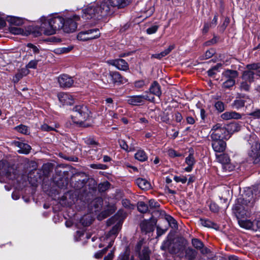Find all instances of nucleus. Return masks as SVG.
I'll use <instances>...</instances> for the list:
<instances>
[{
    "mask_svg": "<svg viewBox=\"0 0 260 260\" xmlns=\"http://www.w3.org/2000/svg\"><path fill=\"white\" fill-rule=\"evenodd\" d=\"M199 222L200 224L208 228H214L215 229L217 226L216 224L211 220L206 218H200Z\"/></svg>",
    "mask_w": 260,
    "mask_h": 260,
    "instance_id": "c756f323",
    "label": "nucleus"
},
{
    "mask_svg": "<svg viewBox=\"0 0 260 260\" xmlns=\"http://www.w3.org/2000/svg\"><path fill=\"white\" fill-rule=\"evenodd\" d=\"M83 225L86 226L90 224L91 222V218L89 216H84L80 220Z\"/></svg>",
    "mask_w": 260,
    "mask_h": 260,
    "instance_id": "4c0bfd02",
    "label": "nucleus"
},
{
    "mask_svg": "<svg viewBox=\"0 0 260 260\" xmlns=\"http://www.w3.org/2000/svg\"><path fill=\"white\" fill-rule=\"evenodd\" d=\"M145 85V82L143 80H139L135 82V86L137 88H142Z\"/></svg>",
    "mask_w": 260,
    "mask_h": 260,
    "instance_id": "338daca9",
    "label": "nucleus"
},
{
    "mask_svg": "<svg viewBox=\"0 0 260 260\" xmlns=\"http://www.w3.org/2000/svg\"><path fill=\"white\" fill-rule=\"evenodd\" d=\"M149 92L159 98L160 96L161 95L160 86L157 82L154 81L152 83L149 88Z\"/></svg>",
    "mask_w": 260,
    "mask_h": 260,
    "instance_id": "393cba45",
    "label": "nucleus"
},
{
    "mask_svg": "<svg viewBox=\"0 0 260 260\" xmlns=\"http://www.w3.org/2000/svg\"><path fill=\"white\" fill-rule=\"evenodd\" d=\"M10 31L11 33L14 35H19L23 32V30L18 27L11 26L10 28Z\"/></svg>",
    "mask_w": 260,
    "mask_h": 260,
    "instance_id": "49530a36",
    "label": "nucleus"
},
{
    "mask_svg": "<svg viewBox=\"0 0 260 260\" xmlns=\"http://www.w3.org/2000/svg\"><path fill=\"white\" fill-rule=\"evenodd\" d=\"M122 206L127 209H131L133 205L131 204L130 201L127 199H123L121 201Z\"/></svg>",
    "mask_w": 260,
    "mask_h": 260,
    "instance_id": "8fccbe9b",
    "label": "nucleus"
},
{
    "mask_svg": "<svg viewBox=\"0 0 260 260\" xmlns=\"http://www.w3.org/2000/svg\"><path fill=\"white\" fill-rule=\"evenodd\" d=\"M150 251L148 247H144L140 252L139 257L140 260H150Z\"/></svg>",
    "mask_w": 260,
    "mask_h": 260,
    "instance_id": "c85d7f7f",
    "label": "nucleus"
},
{
    "mask_svg": "<svg viewBox=\"0 0 260 260\" xmlns=\"http://www.w3.org/2000/svg\"><path fill=\"white\" fill-rule=\"evenodd\" d=\"M192 244L194 248L201 250L203 253H207L208 249L207 248H203V243L198 239H193L192 240Z\"/></svg>",
    "mask_w": 260,
    "mask_h": 260,
    "instance_id": "bb28decb",
    "label": "nucleus"
},
{
    "mask_svg": "<svg viewBox=\"0 0 260 260\" xmlns=\"http://www.w3.org/2000/svg\"><path fill=\"white\" fill-rule=\"evenodd\" d=\"M227 130L229 131L230 135L235 132H239L240 130V126L237 123H231L228 126Z\"/></svg>",
    "mask_w": 260,
    "mask_h": 260,
    "instance_id": "473e14b6",
    "label": "nucleus"
},
{
    "mask_svg": "<svg viewBox=\"0 0 260 260\" xmlns=\"http://www.w3.org/2000/svg\"><path fill=\"white\" fill-rule=\"evenodd\" d=\"M253 225V231L260 232V220H254Z\"/></svg>",
    "mask_w": 260,
    "mask_h": 260,
    "instance_id": "6e6d98bb",
    "label": "nucleus"
},
{
    "mask_svg": "<svg viewBox=\"0 0 260 260\" xmlns=\"http://www.w3.org/2000/svg\"><path fill=\"white\" fill-rule=\"evenodd\" d=\"M248 143L250 145L248 152L249 159L253 164H258L260 162V143L255 135H251Z\"/></svg>",
    "mask_w": 260,
    "mask_h": 260,
    "instance_id": "39448f33",
    "label": "nucleus"
},
{
    "mask_svg": "<svg viewBox=\"0 0 260 260\" xmlns=\"http://www.w3.org/2000/svg\"><path fill=\"white\" fill-rule=\"evenodd\" d=\"M165 219L167 220L169 225L173 228H176L177 227L176 221L171 216L166 215L165 216Z\"/></svg>",
    "mask_w": 260,
    "mask_h": 260,
    "instance_id": "e433bc0d",
    "label": "nucleus"
},
{
    "mask_svg": "<svg viewBox=\"0 0 260 260\" xmlns=\"http://www.w3.org/2000/svg\"><path fill=\"white\" fill-rule=\"evenodd\" d=\"M117 260H129V255L126 252H125L120 254Z\"/></svg>",
    "mask_w": 260,
    "mask_h": 260,
    "instance_id": "774afa93",
    "label": "nucleus"
},
{
    "mask_svg": "<svg viewBox=\"0 0 260 260\" xmlns=\"http://www.w3.org/2000/svg\"><path fill=\"white\" fill-rule=\"evenodd\" d=\"M239 75L238 72L235 70H226L222 73V80L231 81V82L236 83V79Z\"/></svg>",
    "mask_w": 260,
    "mask_h": 260,
    "instance_id": "f3484780",
    "label": "nucleus"
},
{
    "mask_svg": "<svg viewBox=\"0 0 260 260\" xmlns=\"http://www.w3.org/2000/svg\"><path fill=\"white\" fill-rule=\"evenodd\" d=\"M72 47H62L57 49L56 52L58 53H64L69 52L71 49Z\"/></svg>",
    "mask_w": 260,
    "mask_h": 260,
    "instance_id": "5fc2aeb1",
    "label": "nucleus"
},
{
    "mask_svg": "<svg viewBox=\"0 0 260 260\" xmlns=\"http://www.w3.org/2000/svg\"><path fill=\"white\" fill-rule=\"evenodd\" d=\"M260 68V63H252V64H248L246 66V69L249 71H252L254 72L255 71V72L257 71V70L259 69Z\"/></svg>",
    "mask_w": 260,
    "mask_h": 260,
    "instance_id": "58836bf2",
    "label": "nucleus"
},
{
    "mask_svg": "<svg viewBox=\"0 0 260 260\" xmlns=\"http://www.w3.org/2000/svg\"><path fill=\"white\" fill-rule=\"evenodd\" d=\"M58 82L61 87H70L74 83L72 77L66 74L60 75L58 78Z\"/></svg>",
    "mask_w": 260,
    "mask_h": 260,
    "instance_id": "a211bd4d",
    "label": "nucleus"
},
{
    "mask_svg": "<svg viewBox=\"0 0 260 260\" xmlns=\"http://www.w3.org/2000/svg\"><path fill=\"white\" fill-rule=\"evenodd\" d=\"M168 154L170 156L172 157L181 156V154L177 153V152L173 149H170L168 151Z\"/></svg>",
    "mask_w": 260,
    "mask_h": 260,
    "instance_id": "e2e57ef3",
    "label": "nucleus"
},
{
    "mask_svg": "<svg viewBox=\"0 0 260 260\" xmlns=\"http://www.w3.org/2000/svg\"><path fill=\"white\" fill-rule=\"evenodd\" d=\"M7 20L11 25L20 26L23 24V19L20 17H14V16H8L7 17Z\"/></svg>",
    "mask_w": 260,
    "mask_h": 260,
    "instance_id": "a878e982",
    "label": "nucleus"
},
{
    "mask_svg": "<svg viewBox=\"0 0 260 260\" xmlns=\"http://www.w3.org/2000/svg\"><path fill=\"white\" fill-rule=\"evenodd\" d=\"M158 26L153 25L150 27H149L147 29V32L148 34H153L156 32L158 29Z\"/></svg>",
    "mask_w": 260,
    "mask_h": 260,
    "instance_id": "603ef678",
    "label": "nucleus"
},
{
    "mask_svg": "<svg viewBox=\"0 0 260 260\" xmlns=\"http://www.w3.org/2000/svg\"><path fill=\"white\" fill-rule=\"evenodd\" d=\"M90 167L95 169H106V166L103 164H91Z\"/></svg>",
    "mask_w": 260,
    "mask_h": 260,
    "instance_id": "4d7b16f0",
    "label": "nucleus"
},
{
    "mask_svg": "<svg viewBox=\"0 0 260 260\" xmlns=\"http://www.w3.org/2000/svg\"><path fill=\"white\" fill-rule=\"evenodd\" d=\"M125 217V214L121 210H119L116 215L109 219L107 223L108 226L115 223L112 229L106 235L104 239L109 243L108 248L111 247L113 244L114 239L121 229L123 219Z\"/></svg>",
    "mask_w": 260,
    "mask_h": 260,
    "instance_id": "7ed1b4c3",
    "label": "nucleus"
},
{
    "mask_svg": "<svg viewBox=\"0 0 260 260\" xmlns=\"http://www.w3.org/2000/svg\"><path fill=\"white\" fill-rule=\"evenodd\" d=\"M15 129L18 132L24 134H27L28 133V128L25 125H20L15 127Z\"/></svg>",
    "mask_w": 260,
    "mask_h": 260,
    "instance_id": "79ce46f5",
    "label": "nucleus"
},
{
    "mask_svg": "<svg viewBox=\"0 0 260 260\" xmlns=\"http://www.w3.org/2000/svg\"><path fill=\"white\" fill-rule=\"evenodd\" d=\"M185 163L188 166L184 168V171L187 172H190L192 170L193 166L195 164V159L193 154H189L185 158Z\"/></svg>",
    "mask_w": 260,
    "mask_h": 260,
    "instance_id": "b1692460",
    "label": "nucleus"
},
{
    "mask_svg": "<svg viewBox=\"0 0 260 260\" xmlns=\"http://www.w3.org/2000/svg\"><path fill=\"white\" fill-rule=\"evenodd\" d=\"M250 84L248 81L243 80L240 85V89L244 91H249L250 87Z\"/></svg>",
    "mask_w": 260,
    "mask_h": 260,
    "instance_id": "ea45409f",
    "label": "nucleus"
},
{
    "mask_svg": "<svg viewBox=\"0 0 260 260\" xmlns=\"http://www.w3.org/2000/svg\"><path fill=\"white\" fill-rule=\"evenodd\" d=\"M108 248L107 247L104 250L97 252L96 253H95L94 257L96 258H101L103 256V255L106 252V251L107 250Z\"/></svg>",
    "mask_w": 260,
    "mask_h": 260,
    "instance_id": "13d9d810",
    "label": "nucleus"
},
{
    "mask_svg": "<svg viewBox=\"0 0 260 260\" xmlns=\"http://www.w3.org/2000/svg\"><path fill=\"white\" fill-rule=\"evenodd\" d=\"M216 109L220 112H222L224 110V105L223 102L218 101L215 104Z\"/></svg>",
    "mask_w": 260,
    "mask_h": 260,
    "instance_id": "a18cd8bd",
    "label": "nucleus"
},
{
    "mask_svg": "<svg viewBox=\"0 0 260 260\" xmlns=\"http://www.w3.org/2000/svg\"><path fill=\"white\" fill-rule=\"evenodd\" d=\"M137 208L138 211L141 213H146L148 210V205L143 202H139Z\"/></svg>",
    "mask_w": 260,
    "mask_h": 260,
    "instance_id": "72a5a7b5",
    "label": "nucleus"
},
{
    "mask_svg": "<svg viewBox=\"0 0 260 260\" xmlns=\"http://www.w3.org/2000/svg\"><path fill=\"white\" fill-rule=\"evenodd\" d=\"M244 101L241 99L235 100L232 104V107L236 109H239L244 106Z\"/></svg>",
    "mask_w": 260,
    "mask_h": 260,
    "instance_id": "c9c22d12",
    "label": "nucleus"
},
{
    "mask_svg": "<svg viewBox=\"0 0 260 260\" xmlns=\"http://www.w3.org/2000/svg\"><path fill=\"white\" fill-rule=\"evenodd\" d=\"M253 193L255 196H260V184L254 186L253 190L252 191V194Z\"/></svg>",
    "mask_w": 260,
    "mask_h": 260,
    "instance_id": "052dcab7",
    "label": "nucleus"
},
{
    "mask_svg": "<svg viewBox=\"0 0 260 260\" xmlns=\"http://www.w3.org/2000/svg\"><path fill=\"white\" fill-rule=\"evenodd\" d=\"M135 157L136 159L140 161H145L148 158L147 155L145 152L141 149L137 151V152L135 154Z\"/></svg>",
    "mask_w": 260,
    "mask_h": 260,
    "instance_id": "7c9ffc66",
    "label": "nucleus"
},
{
    "mask_svg": "<svg viewBox=\"0 0 260 260\" xmlns=\"http://www.w3.org/2000/svg\"><path fill=\"white\" fill-rule=\"evenodd\" d=\"M109 75L111 78V82L113 84L120 85L125 84L127 82V80L118 72H110Z\"/></svg>",
    "mask_w": 260,
    "mask_h": 260,
    "instance_id": "4468645a",
    "label": "nucleus"
},
{
    "mask_svg": "<svg viewBox=\"0 0 260 260\" xmlns=\"http://www.w3.org/2000/svg\"><path fill=\"white\" fill-rule=\"evenodd\" d=\"M129 3V0H96L83 10L82 17L89 19L105 16L112 13L114 8H124Z\"/></svg>",
    "mask_w": 260,
    "mask_h": 260,
    "instance_id": "f257e3e1",
    "label": "nucleus"
},
{
    "mask_svg": "<svg viewBox=\"0 0 260 260\" xmlns=\"http://www.w3.org/2000/svg\"><path fill=\"white\" fill-rule=\"evenodd\" d=\"M215 52L213 49H210L207 51L205 53V58L206 59L209 58L211 57L214 54Z\"/></svg>",
    "mask_w": 260,
    "mask_h": 260,
    "instance_id": "69168bd1",
    "label": "nucleus"
},
{
    "mask_svg": "<svg viewBox=\"0 0 260 260\" xmlns=\"http://www.w3.org/2000/svg\"><path fill=\"white\" fill-rule=\"evenodd\" d=\"M251 201V199H244L243 197H240L237 200L233 210L237 219L243 218L250 215L249 209L252 206Z\"/></svg>",
    "mask_w": 260,
    "mask_h": 260,
    "instance_id": "20e7f679",
    "label": "nucleus"
},
{
    "mask_svg": "<svg viewBox=\"0 0 260 260\" xmlns=\"http://www.w3.org/2000/svg\"><path fill=\"white\" fill-rule=\"evenodd\" d=\"M58 99L62 105H72L74 103L73 96L65 92H60L58 94Z\"/></svg>",
    "mask_w": 260,
    "mask_h": 260,
    "instance_id": "dca6fc26",
    "label": "nucleus"
},
{
    "mask_svg": "<svg viewBox=\"0 0 260 260\" xmlns=\"http://www.w3.org/2000/svg\"><path fill=\"white\" fill-rule=\"evenodd\" d=\"M100 35L98 28H92L80 31L77 36V39L81 41H87L99 38Z\"/></svg>",
    "mask_w": 260,
    "mask_h": 260,
    "instance_id": "0eeeda50",
    "label": "nucleus"
},
{
    "mask_svg": "<svg viewBox=\"0 0 260 260\" xmlns=\"http://www.w3.org/2000/svg\"><path fill=\"white\" fill-rule=\"evenodd\" d=\"M14 144L19 148L17 150L19 153L27 154L31 150V147L28 144L23 142L17 141L14 143Z\"/></svg>",
    "mask_w": 260,
    "mask_h": 260,
    "instance_id": "aec40b11",
    "label": "nucleus"
},
{
    "mask_svg": "<svg viewBox=\"0 0 260 260\" xmlns=\"http://www.w3.org/2000/svg\"><path fill=\"white\" fill-rule=\"evenodd\" d=\"M256 74L260 77V70H258L256 72L252 71L247 70L243 73L242 79L243 80L247 81L249 83H251L254 80V75Z\"/></svg>",
    "mask_w": 260,
    "mask_h": 260,
    "instance_id": "6ab92c4d",
    "label": "nucleus"
},
{
    "mask_svg": "<svg viewBox=\"0 0 260 260\" xmlns=\"http://www.w3.org/2000/svg\"><path fill=\"white\" fill-rule=\"evenodd\" d=\"M41 22V30L45 35L50 36L62 29L63 17L57 15L42 16L40 19Z\"/></svg>",
    "mask_w": 260,
    "mask_h": 260,
    "instance_id": "f03ea898",
    "label": "nucleus"
},
{
    "mask_svg": "<svg viewBox=\"0 0 260 260\" xmlns=\"http://www.w3.org/2000/svg\"><path fill=\"white\" fill-rule=\"evenodd\" d=\"M149 204L151 208H157L159 207V204L153 199L149 201Z\"/></svg>",
    "mask_w": 260,
    "mask_h": 260,
    "instance_id": "0e129e2a",
    "label": "nucleus"
},
{
    "mask_svg": "<svg viewBox=\"0 0 260 260\" xmlns=\"http://www.w3.org/2000/svg\"><path fill=\"white\" fill-rule=\"evenodd\" d=\"M174 180L177 182H181L184 184L186 182L187 178L186 176L183 175L179 176H175L174 177Z\"/></svg>",
    "mask_w": 260,
    "mask_h": 260,
    "instance_id": "c03bdc74",
    "label": "nucleus"
},
{
    "mask_svg": "<svg viewBox=\"0 0 260 260\" xmlns=\"http://www.w3.org/2000/svg\"><path fill=\"white\" fill-rule=\"evenodd\" d=\"M221 117L224 120H230L231 119H238L241 118V115L235 111L226 112L221 114Z\"/></svg>",
    "mask_w": 260,
    "mask_h": 260,
    "instance_id": "5701e85b",
    "label": "nucleus"
},
{
    "mask_svg": "<svg viewBox=\"0 0 260 260\" xmlns=\"http://www.w3.org/2000/svg\"><path fill=\"white\" fill-rule=\"evenodd\" d=\"M73 111L75 113L76 116L80 121L85 120L89 116V111L87 107L84 105L76 106Z\"/></svg>",
    "mask_w": 260,
    "mask_h": 260,
    "instance_id": "9b49d317",
    "label": "nucleus"
},
{
    "mask_svg": "<svg viewBox=\"0 0 260 260\" xmlns=\"http://www.w3.org/2000/svg\"><path fill=\"white\" fill-rule=\"evenodd\" d=\"M249 116H252L255 118H260V109H256L253 112H252L248 114Z\"/></svg>",
    "mask_w": 260,
    "mask_h": 260,
    "instance_id": "864d4df0",
    "label": "nucleus"
},
{
    "mask_svg": "<svg viewBox=\"0 0 260 260\" xmlns=\"http://www.w3.org/2000/svg\"><path fill=\"white\" fill-rule=\"evenodd\" d=\"M136 183L142 190H149L151 188L150 183L145 179L139 178L136 180Z\"/></svg>",
    "mask_w": 260,
    "mask_h": 260,
    "instance_id": "412c9836",
    "label": "nucleus"
},
{
    "mask_svg": "<svg viewBox=\"0 0 260 260\" xmlns=\"http://www.w3.org/2000/svg\"><path fill=\"white\" fill-rule=\"evenodd\" d=\"M79 16L76 15L63 18V26L61 29L67 33H71L75 31L77 28L76 21L79 20Z\"/></svg>",
    "mask_w": 260,
    "mask_h": 260,
    "instance_id": "6e6552de",
    "label": "nucleus"
},
{
    "mask_svg": "<svg viewBox=\"0 0 260 260\" xmlns=\"http://www.w3.org/2000/svg\"><path fill=\"white\" fill-rule=\"evenodd\" d=\"M238 219V223L241 228L247 230H253L254 220L252 221L250 220L244 219L243 218H239Z\"/></svg>",
    "mask_w": 260,
    "mask_h": 260,
    "instance_id": "4be33fe9",
    "label": "nucleus"
},
{
    "mask_svg": "<svg viewBox=\"0 0 260 260\" xmlns=\"http://www.w3.org/2000/svg\"><path fill=\"white\" fill-rule=\"evenodd\" d=\"M0 174L9 179L15 177L14 169L6 160H0Z\"/></svg>",
    "mask_w": 260,
    "mask_h": 260,
    "instance_id": "9d476101",
    "label": "nucleus"
},
{
    "mask_svg": "<svg viewBox=\"0 0 260 260\" xmlns=\"http://www.w3.org/2000/svg\"><path fill=\"white\" fill-rule=\"evenodd\" d=\"M110 186V183L107 182H104L103 183H100L99 185V189L100 191L104 192L108 189Z\"/></svg>",
    "mask_w": 260,
    "mask_h": 260,
    "instance_id": "37998d69",
    "label": "nucleus"
},
{
    "mask_svg": "<svg viewBox=\"0 0 260 260\" xmlns=\"http://www.w3.org/2000/svg\"><path fill=\"white\" fill-rule=\"evenodd\" d=\"M182 118V116L180 113L177 112L175 113L174 119L177 122H181Z\"/></svg>",
    "mask_w": 260,
    "mask_h": 260,
    "instance_id": "680f3d73",
    "label": "nucleus"
},
{
    "mask_svg": "<svg viewBox=\"0 0 260 260\" xmlns=\"http://www.w3.org/2000/svg\"><path fill=\"white\" fill-rule=\"evenodd\" d=\"M211 139L215 140H228L231 135L226 128L222 126L221 124L217 123L214 125L210 132Z\"/></svg>",
    "mask_w": 260,
    "mask_h": 260,
    "instance_id": "423d86ee",
    "label": "nucleus"
},
{
    "mask_svg": "<svg viewBox=\"0 0 260 260\" xmlns=\"http://www.w3.org/2000/svg\"><path fill=\"white\" fill-rule=\"evenodd\" d=\"M175 48L174 45H171L169 47L162 51L160 53L154 54L152 55V57L156 58L157 59H161L163 57H165L168 55L174 48Z\"/></svg>",
    "mask_w": 260,
    "mask_h": 260,
    "instance_id": "cd10ccee",
    "label": "nucleus"
},
{
    "mask_svg": "<svg viewBox=\"0 0 260 260\" xmlns=\"http://www.w3.org/2000/svg\"><path fill=\"white\" fill-rule=\"evenodd\" d=\"M28 48H29L34 53H38L39 52V48L35 45L31 43H28L27 45Z\"/></svg>",
    "mask_w": 260,
    "mask_h": 260,
    "instance_id": "3c124183",
    "label": "nucleus"
},
{
    "mask_svg": "<svg viewBox=\"0 0 260 260\" xmlns=\"http://www.w3.org/2000/svg\"><path fill=\"white\" fill-rule=\"evenodd\" d=\"M221 67V63H217L215 66L208 71V75L210 77H213L216 74V72L218 71L219 68Z\"/></svg>",
    "mask_w": 260,
    "mask_h": 260,
    "instance_id": "f704fd0d",
    "label": "nucleus"
},
{
    "mask_svg": "<svg viewBox=\"0 0 260 260\" xmlns=\"http://www.w3.org/2000/svg\"><path fill=\"white\" fill-rule=\"evenodd\" d=\"M107 62L119 70L127 71L129 70V66L127 62L121 58L109 60Z\"/></svg>",
    "mask_w": 260,
    "mask_h": 260,
    "instance_id": "ddd939ff",
    "label": "nucleus"
},
{
    "mask_svg": "<svg viewBox=\"0 0 260 260\" xmlns=\"http://www.w3.org/2000/svg\"><path fill=\"white\" fill-rule=\"evenodd\" d=\"M154 98L148 94L146 91L144 94L129 96L127 98V103L133 106H139L143 105L146 100L152 102Z\"/></svg>",
    "mask_w": 260,
    "mask_h": 260,
    "instance_id": "1a4fd4ad",
    "label": "nucleus"
},
{
    "mask_svg": "<svg viewBox=\"0 0 260 260\" xmlns=\"http://www.w3.org/2000/svg\"><path fill=\"white\" fill-rule=\"evenodd\" d=\"M211 145L215 152H223L226 148V144L224 140L211 139Z\"/></svg>",
    "mask_w": 260,
    "mask_h": 260,
    "instance_id": "2eb2a0df",
    "label": "nucleus"
},
{
    "mask_svg": "<svg viewBox=\"0 0 260 260\" xmlns=\"http://www.w3.org/2000/svg\"><path fill=\"white\" fill-rule=\"evenodd\" d=\"M223 82L222 83V88L224 89H229L235 84L234 82H231V81L223 80Z\"/></svg>",
    "mask_w": 260,
    "mask_h": 260,
    "instance_id": "a19ab883",
    "label": "nucleus"
},
{
    "mask_svg": "<svg viewBox=\"0 0 260 260\" xmlns=\"http://www.w3.org/2000/svg\"><path fill=\"white\" fill-rule=\"evenodd\" d=\"M216 157L218 161L224 165L228 164L230 160L229 156L224 153L219 155L216 154Z\"/></svg>",
    "mask_w": 260,
    "mask_h": 260,
    "instance_id": "2f4dec72",
    "label": "nucleus"
},
{
    "mask_svg": "<svg viewBox=\"0 0 260 260\" xmlns=\"http://www.w3.org/2000/svg\"><path fill=\"white\" fill-rule=\"evenodd\" d=\"M156 224V220L154 218H150L142 221L140 223V228L143 233L147 234L154 231Z\"/></svg>",
    "mask_w": 260,
    "mask_h": 260,
    "instance_id": "f8f14e48",
    "label": "nucleus"
},
{
    "mask_svg": "<svg viewBox=\"0 0 260 260\" xmlns=\"http://www.w3.org/2000/svg\"><path fill=\"white\" fill-rule=\"evenodd\" d=\"M209 207L210 210L214 212H216L219 210L218 206L215 203H211Z\"/></svg>",
    "mask_w": 260,
    "mask_h": 260,
    "instance_id": "bf43d9fd",
    "label": "nucleus"
},
{
    "mask_svg": "<svg viewBox=\"0 0 260 260\" xmlns=\"http://www.w3.org/2000/svg\"><path fill=\"white\" fill-rule=\"evenodd\" d=\"M38 61L37 60H30L28 63L25 66L28 69H36L38 64Z\"/></svg>",
    "mask_w": 260,
    "mask_h": 260,
    "instance_id": "de8ad7c7",
    "label": "nucleus"
},
{
    "mask_svg": "<svg viewBox=\"0 0 260 260\" xmlns=\"http://www.w3.org/2000/svg\"><path fill=\"white\" fill-rule=\"evenodd\" d=\"M120 147L122 149L126 151H128V146L127 145L126 142L123 140H119L118 141Z\"/></svg>",
    "mask_w": 260,
    "mask_h": 260,
    "instance_id": "09e8293b",
    "label": "nucleus"
}]
</instances>
